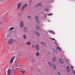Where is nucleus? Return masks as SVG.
<instances>
[{"mask_svg": "<svg viewBox=\"0 0 75 75\" xmlns=\"http://www.w3.org/2000/svg\"><path fill=\"white\" fill-rule=\"evenodd\" d=\"M0 24H1V22H0Z\"/></svg>", "mask_w": 75, "mask_h": 75, "instance_id": "nucleus-36", "label": "nucleus"}, {"mask_svg": "<svg viewBox=\"0 0 75 75\" xmlns=\"http://www.w3.org/2000/svg\"><path fill=\"white\" fill-rule=\"evenodd\" d=\"M12 75H14V74H13Z\"/></svg>", "mask_w": 75, "mask_h": 75, "instance_id": "nucleus-37", "label": "nucleus"}, {"mask_svg": "<svg viewBox=\"0 0 75 75\" xmlns=\"http://www.w3.org/2000/svg\"><path fill=\"white\" fill-rule=\"evenodd\" d=\"M23 37L24 38V39H27V38L26 37V35H24L23 36Z\"/></svg>", "mask_w": 75, "mask_h": 75, "instance_id": "nucleus-17", "label": "nucleus"}, {"mask_svg": "<svg viewBox=\"0 0 75 75\" xmlns=\"http://www.w3.org/2000/svg\"><path fill=\"white\" fill-rule=\"evenodd\" d=\"M56 49L57 50H59L60 51H62L61 49V48L59 47L58 46L56 47Z\"/></svg>", "mask_w": 75, "mask_h": 75, "instance_id": "nucleus-9", "label": "nucleus"}, {"mask_svg": "<svg viewBox=\"0 0 75 75\" xmlns=\"http://www.w3.org/2000/svg\"><path fill=\"white\" fill-rule=\"evenodd\" d=\"M32 62H34V59H32Z\"/></svg>", "mask_w": 75, "mask_h": 75, "instance_id": "nucleus-29", "label": "nucleus"}, {"mask_svg": "<svg viewBox=\"0 0 75 75\" xmlns=\"http://www.w3.org/2000/svg\"><path fill=\"white\" fill-rule=\"evenodd\" d=\"M34 33L35 34H36V35L38 36H40V33L36 31H35L34 32Z\"/></svg>", "mask_w": 75, "mask_h": 75, "instance_id": "nucleus-7", "label": "nucleus"}, {"mask_svg": "<svg viewBox=\"0 0 75 75\" xmlns=\"http://www.w3.org/2000/svg\"><path fill=\"white\" fill-rule=\"evenodd\" d=\"M50 40H52V41H55V39L53 38H50Z\"/></svg>", "mask_w": 75, "mask_h": 75, "instance_id": "nucleus-20", "label": "nucleus"}, {"mask_svg": "<svg viewBox=\"0 0 75 75\" xmlns=\"http://www.w3.org/2000/svg\"><path fill=\"white\" fill-rule=\"evenodd\" d=\"M48 32L49 33H51V34H52V33H53V31L52 30H49L48 31Z\"/></svg>", "mask_w": 75, "mask_h": 75, "instance_id": "nucleus-24", "label": "nucleus"}, {"mask_svg": "<svg viewBox=\"0 0 75 75\" xmlns=\"http://www.w3.org/2000/svg\"><path fill=\"white\" fill-rule=\"evenodd\" d=\"M72 71H73V73L74 74H75V71H74V70H73V69H72Z\"/></svg>", "mask_w": 75, "mask_h": 75, "instance_id": "nucleus-27", "label": "nucleus"}, {"mask_svg": "<svg viewBox=\"0 0 75 75\" xmlns=\"http://www.w3.org/2000/svg\"><path fill=\"white\" fill-rule=\"evenodd\" d=\"M21 72L22 73V74H25V71L23 69L21 70Z\"/></svg>", "mask_w": 75, "mask_h": 75, "instance_id": "nucleus-12", "label": "nucleus"}, {"mask_svg": "<svg viewBox=\"0 0 75 75\" xmlns=\"http://www.w3.org/2000/svg\"><path fill=\"white\" fill-rule=\"evenodd\" d=\"M35 47L37 51H38V50H39V46L38 45H36L35 46Z\"/></svg>", "mask_w": 75, "mask_h": 75, "instance_id": "nucleus-10", "label": "nucleus"}, {"mask_svg": "<svg viewBox=\"0 0 75 75\" xmlns=\"http://www.w3.org/2000/svg\"><path fill=\"white\" fill-rule=\"evenodd\" d=\"M28 19L30 20V19H31V16L30 15H28Z\"/></svg>", "mask_w": 75, "mask_h": 75, "instance_id": "nucleus-16", "label": "nucleus"}, {"mask_svg": "<svg viewBox=\"0 0 75 75\" xmlns=\"http://www.w3.org/2000/svg\"><path fill=\"white\" fill-rule=\"evenodd\" d=\"M46 11H48V9H47L46 10Z\"/></svg>", "mask_w": 75, "mask_h": 75, "instance_id": "nucleus-34", "label": "nucleus"}, {"mask_svg": "<svg viewBox=\"0 0 75 75\" xmlns=\"http://www.w3.org/2000/svg\"><path fill=\"white\" fill-rule=\"evenodd\" d=\"M27 4H25L22 7V8H21V10H24V8H25V7H27Z\"/></svg>", "mask_w": 75, "mask_h": 75, "instance_id": "nucleus-5", "label": "nucleus"}, {"mask_svg": "<svg viewBox=\"0 0 75 75\" xmlns=\"http://www.w3.org/2000/svg\"><path fill=\"white\" fill-rule=\"evenodd\" d=\"M41 43L42 45H43V46H45V44L43 42H41Z\"/></svg>", "mask_w": 75, "mask_h": 75, "instance_id": "nucleus-19", "label": "nucleus"}, {"mask_svg": "<svg viewBox=\"0 0 75 75\" xmlns=\"http://www.w3.org/2000/svg\"><path fill=\"white\" fill-rule=\"evenodd\" d=\"M67 72H69L70 71V70H69V67H67Z\"/></svg>", "mask_w": 75, "mask_h": 75, "instance_id": "nucleus-14", "label": "nucleus"}, {"mask_svg": "<svg viewBox=\"0 0 75 75\" xmlns=\"http://www.w3.org/2000/svg\"><path fill=\"white\" fill-rule=\"evenodd\" d=\"M11 72H12V70H11L9 69H8L7 71V75H11Z\"/></svg>", "mask_w": 75, "mask_h": 75, "instance_id": "nucleus-3", "label": "nucleus"}, {"mask_svg": "<svg viewBox=\"0 0 75 75\" xmlns=\"http://www.w3.org/2000/svg\"><path fill=\"white\" fill-rule=\"evenodd\" d=\"M47 15H48V16H52V13H50L49 14H47Z\"/></svg>", "mask_w": 75, "mask_h": 75, "instance_id": "nucleus-28", "label": "nucleus"}, {"mask_svg": "<svg viewBox=\"0 0 75 75\" xmlns=\"http://www.w3.org/2000/svg\"><path fill=\"white\" fill-rule=\"evenodd\" d=\"M19 15H20V13H19Z\"/></svg>", "mask_w": 75, "mask_h": 75, "instance_id": "nucleus-38", "label": "nucleus"}, {"mask_svg": "<svg viewBox=\"0 0 75 75\" xmlns=\"http://www.w3.org/2000/svg\"><path fill=\"white\" fill-rule=\"evenodd\" d=\"M41 5V4H37L36 6L37 7H38V6H40Z\"/></svg>", "mask_w": 75, "mask_h": 75, "instance_id": "nucleus-25", "label": "nucleus"}, {"mask_svg": "<svg viewBox=\"0 0 75 75\" xmlns=\"http://www.w3.org/2000/svg\"><path fill=\"white\" fill-rule=\"evenodd\" d=\"M23 24H24V21H22L20 22L19 26L21 28H23V26H24Z\"/></svg>", "mask_w": 75, "mask_h": 75, "instance_id": "nucleus-2", "label": "nucleus"}, {"mask_svg": "<svg viewBox=\"0 0 75 75\" xmlns=\"http://www.w3.org/2000/svg\"><path fill=\"white\" fill-rule=\"evenodd\" d=\"M55 61H56V59L55 58H54L52 59V62H55Z\"/></svg>", "mask_w": 75, "mask_h": 75, "instance_id": "nucleus-22", "label": "nucleus"}, {"mask_svg": "<svg viewBox=\"0 0 75 75\" xmlns=\"http://www.w3.org/2000/svg\"><path fill=\"white\" fill-rule=\"evenodd\" d=\"M15 58V57L14 56L13 58H12L10 60V63H13V61H14V59Z\"/></svg>", "mask_w": 75, "mask_h": 75, "instance_id": "nucleus-8", "label": "nucleus"}, {"mask_svg": "<svg viewBox=\"0 0 75 75\" xmlns=\"http://www.w3.org/2000/svg\"><path fill=\"white\" fill-rule=\"evenodd\" d=\"M26 45H30L31 44V42H28L26 43Z\"/></svg>", "mask_w": 75, "mask_h": 75, "instance_id": "nucleus-15", "label": "nucleus"}, {"mask_svg": "<svg viewBox=\"0 0 75 75\" xmlns=\"http://www.w3.org/2000/svg\"><path fill=\"white\" fill-rule=\"evenodd\" d=\"M59 62L61 64H63L64 63V61L62 59H59Z\"/></svg>", "mask_w": 75, "mask_h": 75, "instance_id": "nucleus-11", "label": "nucleus"}, {"mask_svg": "<svg viewBox=\"0 0 75 75\" xmlns=\"http://www.w3.org/2000/svg\"><path fill=\"white\" fill-rule=\"evenodd\" d=\"M71 68H72L73 69L74 68V67L72 66H71Z\"/></svg>", "mask_w": 75, "mask_h": 75, "instance_id": "nucleus-33", "label": "nucleus"}, {"mask_svg": "<svg viewBox=\"0 0 75 75\" xmlns=\"http://www.w3.org/2000/svg\"><path fill=\"white\" fill-rule=\"evenodd\" d=\"M36 27L37 29H39V28H40V27L38 25L36 26Z\"/></svg>", "mask_w": 75, "mask_h": 75, "instance_id": "nucleus-26", "label": "nucleus"}, {"mask_svg": "<svg viewBox=\"0 0 75 75\" xmlns=\"http://www.w3.org/2000/svg\"><path fill=\"white\" fill-rule=\"evenodd\" d=\"M14 27H12L10 28V30H14Z\"/></svg>", "mask_w": 75, "mask_h": 75, "instance_id": "nucleus-21", "label": "nucleus"}, {"mask_svg": "<svg viewBox=\"0 0 75 75\" xmlns=\"http://www.w3.org/2000/svg\"><path fill=\"white\" fill-rule=\"evenodd\" d=\"M57 74L58 75H61V74H60V73H59V72H58Z\"/></svg>", "mask_w": 75, "mask_h": 75, "instance_id": "nucleus-31", "label": "nucleus"}, {"mask_svg": "<svg viewBox=\"0 0 75 75\" xmlns=\"http://www.w3.org/2000/svg\"><path fill=\"white\" fill-rule=\"evenodd\" d=\"M38 16H36V21H38Z\"/></svg>", "mask_w": 75, "mask_h": 75, "instance_id": "nucleus-23", "label": "nucleus"}, {"mask_svg": "<svg viewBox=\"0 0 75 75\" xmlns=\"http://www.w3.org/2000/svg\"><path fill=\"white\" fill-rule=\"evenodd\" d=\"M14 41V40L12 39H10L8 41V43L9 44H11L13 42V41Z\"/></svg>", "mask_w": 75, "mask_h": 75, "instance_id": "nucleus-6", "label": "nucleus"}, {"mask_svg": "<svg viewBox=\"0 0 75 75\" xmlns=\"http://www.w3.org/2000/svg\"><path fill=\"white\" fill-rule=\"evenodd\" d=\"M21 3H19L18 4V7L17 8V9L18 10L20 9V7H21Z\"/></svg>", "mask_w": 75, "mask_h": 75, "instance_id": "nucleus-4", "label": "nucleus"}, {"mask_svg": "<svg viewBox=\"0 0 75 75\" xmlns=\"http://www.w3.org/2000/svg\"><path fill=\"white\" fill-rule=\"evenodd\" d=\"M32 47H33V48H34V45H32Z\"/></svg>", "mask_w": 75, "mask_h": 75, "instance_id": "nucleus-35", "label": "nucleus"}, {"mask_svg": "<svg viewBox=\"0 0 75 75\" xmlns=\"http://www.w3.org/2000/svg\"><path fill=\"white\" fill-rule=\"evenodd\" d=\"M54 43L55 44H56V45H57L58 44L57 43V42H55Z\"/></svg>", "mask_w": 75, "mask_h": 75, "instance_id": "nucleus-32", "label": "nucleus"}, {"mask_svg": "<svg viewBox=\"0 0 75 75\" xmlns=\"http://www.w3.org/2000/svg\"><path fill=\"white\" fill-rule=\"evenodd\" d=\"M48 64H49V65L51 67H53V68L54 69H56V66H55V65H52L51 64V62H48Z\"/></svg>", "mask_w": 75, "mask_h": 75, "instance_id": "nucleus-1", "label": "nucleus"}, {"mask_svg": "<svg viewBox=\"0 0 75 75\" xmlns=\"http://www.w3.org/2000/svg\"><path fill=\"white\" fill-rule=\"evenodd\" d=\"M52 34H55V33L53 31V33Z\"/></svg>", "mask_w": 75, "mask_h": 75, "instance_id": "nucleus-30", "label": "nucleus"}, {"mask_svg": "<svg viewBox=\"0 0 75 75\" xmlns=\"http://www.w3.org/2000/svg\"><path fill=\"white\" fill-rule=\"evenodd\" d=\"M36 55L37 56H39L40 55V53L37 52L36 54Z\"/></svg>", "mask_w": 75, "mask_h": 75, "instance_id": "nucleus-18", "label": "nucleus"}, {"mask_svg": "<svg viewBox=\"0 0 75 75\" xmlns=\"http://www.w3.org/2000/svg\"><path fill=\"white\" fill-rule=\"evenodd\" d=\"M24 30L25 32H27V31H28L27 29V28L25 27L24 28Z\"/></svg>", "mask_w": 75, "mask_h": 75, "instance_id": "nucleus-13", "label": "nucleus"}]
</instances>
